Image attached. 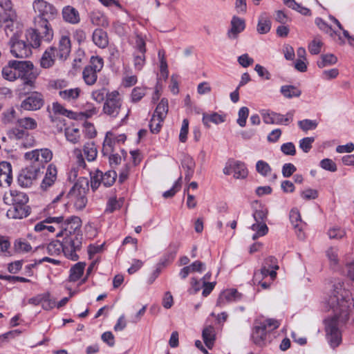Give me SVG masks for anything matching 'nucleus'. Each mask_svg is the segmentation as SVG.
Wrapping results in <instances>:
<instances>
[{"mask_svg": "<svg viewBox=\"0 0 354 354\" xmlns=\"http://www.w3.org/2000/svg\"><path fill=\"white\" fill-rule=\"evenodd\" d=\"M328 304L333 310V317L338 318L341 323H346L354 308V290L344 281L335 282L328 299Z\"/></svg>", "mask_w": 354, "mask_h": 354, "instance_id": "1", "label": "nucleus"}, {"mask_svg": "<svg viewBox=\"0 0 354 354\" xmlns=\"http://www.w3.org/2000/svg\"><path fill=\"white\" fill-rule=\"evenodd\" d=\"M82 221L80 217L72 216L66 218L60 226L61 230L57 236L65 239V249L68 254V248H76L78 251L82 246V234H81Z\"/></svg>", "mask_w": 354, "mask_h": 354, "instance_id": "2", "label": "nucleus"}, {"mask_svg": "<svg viewBox=\"0 0 354 354\" xmlns=\"http://www.w3.org/2000/svg\"><path fill=\"white\" fill-rule=\"evenodd\" d=\"M26 35L30 48H38L41 41L49 42L53 39V30L49 21H43L39 17L34 18V28L28 29Z\"/></svg>", "mask_w": 354, "mask_h": 354, "instance_id": "3", "label": "nucleus"}, {"mask_svg": "<svg viewBox=\"0 0 354 354\" xmlns=\"http://www.w3.org/2000/svg\"><path fill=\"white\" fill-rule=\"evenodd\" d=\"M39 74V71L34 67L31 62L22 61L17 78L21 82L17 88L19 95H26L31 90L35 88L36 80Z\"/></svg>", "mask_w": 354, "mask_h": 354, "instance_id": "4", "label": "nucleus"}, {"mask_svg": "<svg viewBox=\"0 0 354 354\" xmlns=\"http://www.w3.org/2000/svg\"><path fill=\"white\" fill-rule=\"evenodd\" d=\"M53 152L48 148L37 149L28 151L24 154V158L29 161L31 167L43 171L46 165L53 158Z\"/></svg>", "mask_w": 354, "mask_h": 354, "instance_id": "5", "label": "nucleus"}, {"mask_svg": "<svg viewBox=\"0 0 354 354\" xmlns=\"http://www.w3.org/2000/svg\"><path fill=\"white\" fill-rule=\"evenodd\" d=\"M0 7L3 10L2 20L6 24L5 31L7 35L14 31L18 26V16L11 0H0Z\"/></svg>", "mask_w": 354, "mask_h": 354, "instance_id": "6", "label": "nucleus"}, {"mask_svg": "<svg viewBox=\"0 0 354 354\" xmlns=\"http://www.w3.org/2000/svg\"><path fill=\"white\" fill-rule=\"evenodd\" d=\"M88 189V183L85 180L84 186L80 183H76L68 194L70 201L73 203L77 210L83 209L87 203L86 191Z\"/></svg>", "mask_w": 354, "mask_h": 354, "instance_id": "7", "label": "nucleus"}, {"mask_svg": "<svg viewBox=\"0 0 354 354\" xmlns=\"http://www.w3.org/2000/svg\"><path fill=\"white\" fill-rule=\"evenodd\" d=\"M344 324L341 323L336 317H333L326 321V339L333 348L337 347L342 342V333L339 330V326Z\"/></svg>", "mask_w": 354, "mask_h": 354, "instance_id": "8", "label": "nucleus"}, {"mask_svg": "<svg viewBox=\"0 0 354 354\" xmlns=\"http://www.w3.org/2000/svg\"><path fill=\"white\" fill-rule=\"evenodd\" d=\"M82 152L88 162L95 160L97 155V149L93 142H88L84 145L83 149H75L73 153L76 158V163L78 167L84 169L86 162L83 157Z\"/></svg>", "mask_w": 354, "mask_h": 354, "instance_id": "9", "label": "nucleus"}, {"mask_svg": "<svg viewBox=\"0 0 354 354\" xmlns=\"http://www.w3.org/2000/svg\"><path fill=\"white\" fill-rule=\"evenodd\" d=\"M17 31L13 33L9 41L10 53L17 58H27L32 54L30 46L23 40H19Z\"/></svg>", "mask_w": 354, "mask_h": 354, "instance_id": "10", "label": "nucleus"}, {"mask_svg": "<svg viewBox=\"0 0 354 354\" xmlns=\"http://www.w3.org/2000/svg\"><path fill=\"white\" fill-rule=\"evenodd\" d=\"M122 108V102L119 93L114 91L106 95V98L103 106V112L107 115L116 118Z\"/></svg>", "mask_w": 354, "mask_h": 354, "instance_id": "11", "label": "nucleus"}, {"mask_svg": "<svg viewBox=\"0 0 354 354\" xmlns=\"http://www.w3.org/2000/svg\"><path fill=\"white\" fill-rule=\"evenodd\" d=\"M47 252L50 255H59L62 252L64 253V256L69 259L76 261L78 259V255L77 252L78 251L76 248H68V254L66 252L65 249V239L64 238L63 241L61 242L58 240H53L50 242L46 246Z\"/></svg>", "mask_w": 354, "mask_h": 354, "instance_id": "12", "label": "nucleus"}, {"mask_svg": "<svg viewBox=\"0 0 354 354\" xmlns=\"http://www.w3.org/2000/svg\"><path fill=\"white\" fill-rule=\"evenodd\" d=\"M32 7L35 12L38 13L35 18L39 17L43 21H48V19H53L57 15V9L44 0L34 1Z\"/></svg>", "mask_w": 354, "mask_h": 354, "instance_id": "13", "label": "nucleus"}, {"mask_svg": "<svg viewBox=\"0 0 354 354\" xmlns=\"http://www.w3.org/2000/svg\"><path fill=\"white\" fill-rule=\"evenodd\" d=\"M59 35L58 46L57 48H55V53L57 58L65 60L71 51V33L67 29H62L59 31Z\"/></svg>", "mask_w": 354, "mask_h": 354, "instance_id": "14", "label": "nucleus"}, {"mask_svg": "<svg viewBox=\"0 0 354 354\" xmlns=\"http://www.w3.org/2000/svg\"><path fill=\"white\" fill-rule=\"evenodd\" d=\"M42 173L43 171H39V169L29 165L21 170L18 176V183L21 187H29Z\"/></svg>", "mask_w": 354, "mask_h": 354, "instance_id": "15", "label": "nucleus"}, {"mask_svg": "<svg viewBox=\"0 0 354 354\" xmlns=\"http://www.w3.org/2000/svg\"><path fill=\"white\" fill-rule=\"evenodd\" d=\"M44 104V96L37 91L31 92L21 103V108L26 111H37Z\"/></svg>", "mask_w": 354, "mask_h": 354, "instance_id": "16", "label": "nucleus"}, {"mask_svg": "<svg viewBox=\"0 0 354 354\" xmlns=\"http://www.w3.org/2000/svg\"><path fill=\"white\" fill-rule=\"evenodd\" d=\"M3 200L8 205H26L28 202V197L24 192L10 190L5 192Z\"/></svg>", "mask_w": 354, "mask_h": 354, "instance_id": "17", "label": "nucleus"}, {"mask_svg": "<svg viewBox=\"0 0 354 354\" xmlns=\"http://www.w3.org/2000/svg\"><path fill=\"white\" fill-rule=\"evenodd\" d=\"M293 111L287 113L286 115L274 112L262 113L263 120L266 124H276L287 125L292 120Z\"/></svg>", "mask_w": 354, "mask_h": 354, "instance_id": "18", "label": "nucleus"}, {"mask_svg": "<svg viewBox=\"0 0 354 354\" xmlns=\"http://www.w3.org/2000/svg\"><path fill=\"white\" fill-rule=\"evenodd\" d=\"M22 61L11 60L8 65L2 69V76L5 80L14 81L18 78V72H19Z\"/></svg>", "mask_w": 354, "mask_h": 354, "instance_id": "19", "label": "nucleus"}, {"mask_svg": "<svg viewBox=\"0 0 354 354\" xmlns=\"http://www.w3.org/2000/svg\"><path fill=\"white\" fill-rule=\"evenodd\" d=\"M7 211V216L12 219H22L30 214V208L28 205H10Z\"/></svg>", "mask_w": 354, "mask_h": 354, "instance_id": "20", "label": "nucleus"}, {"mask_svg": "<svg viewBox=\"0 0 354 354\" xmlns=\"http://www.w3.org/2000/svg\"><path fill=\"white\" fill-rule=\"evenodd\" d=\"M12 181V165L10 162H0V186H10Z\"/></svg>", "mask_w": 354, "mask_h": 354, "instance_id": "21", "label": "nucleus"}, {"mask_svg": "<svg viewBox=\"0 0 354 354\" xmlns=\"http://www.w3.org/2000/svg\"><path fill=\"white\" fill-rule=\"evenodd\" d=\"M241 297V294L236 290H227L219 295L216 301V306L222 308L228 303L239 300Z\"/></svg>", "mask_w": 354, "mask_h": 354, "instance_id": "22", "label": "nucleus"}, {"mask_svg": "<svg viewBox=\"0 0 354 354\" xmlns=\"http://www.w3.org/2000/svg\"><path fill=\"white\" fill-rule=\"evenodd\" d=\"M230 25L231 28L227 32V36L231 39H236L245 28V20L236 16L232 18Z\"/></svg>", "mask_w": 354, "mask_h": 354, "instance_id": "23", "label": "nucleus"}, {"mask_svg": "<svg viewBox=\"0 0 354 354\" xmlns=\"http://www.w3.org/2000/svg\"><path fill=\"white\" fill-rule=\"evenodd\" d=\"M63 20L72 25L80 23V16L77 10L71 6H64L62 11Z\"/></svg>", "mask_w": 354, "mask_h": 354, "instance_id": "24", "label": "nucleus"}, {"mask_svg": "<svg viewBox=\"0 0 354 354\" xmlns=\"http://www.w3.org/2000/svg\"><path fill=\"white\" fill-rule=\"evenodd\" d=\"M57 171L56 167L53 164H50L48 166L45 176L40 185L42 190H47L55 183L57 179Z\"/></svg>", "mask_w": 354, "mask_h": 354, "instance_id": "25", "label": "nucleus"}, {"mask_svg": "<svg viewBox=\"0 0 354 354\" xmlns=\"http://www.w3.org/2000/svg\"><path fill=\"white\" fill-rule=\"evenodd\" d=\"M181 165L182 167L185 171V180L188 182L193 176L196 165L195 161L190 156L185 155L182 160Z\"/></svg>", "mask_w": 354, "mask_h": 354, "instance_id": "26", "label": "nucleus"}, {"mask_svg": "<svg viewBox=\"0 0 354 354\" xmlns=\"http://www.w3.org/2000/svg\"><path fill=\"white\" fill-rule=\"evenodd\" d=\"M133 53L136 54L146 53V41L145 37L138 33H135L131 41Z\"/></svg>", "mask_w": 354, "mask_h": 354, "instance_id": "27", "label": "nucleus"}, {"mask_svg": "<svg viewBox=\"0 0 354 354\" xmlns=\"http://www.w3.org/2000/svg\"><path fill=\"white\" fill-rule=\"evenodd\" d=\"M261 326L259 323L254 327L252 338L254 343L259 346H263L265 344V340L268 332Z\"/></svg>", "mask_w": 354, "mask_h": 354, "instance_id": "28", "label": "nucleus"}, {"mask_svg": "<svg viewBox=\"0 0 354 354\" xmlns=\"http://www.w3.org/2000/svg\"><path fill=\"white\" fill-rule=\"evenodd\" d=\"M205 269V264L200 261H196L193 262L191 265L187 266L182 268L179 272V275L181 279H185L187 277V276L192 272H201Z\"/></svg>", "mask_w": 354, "mask_h": 354, "instance_id": "29", "label": "nucleus"}, {"mask_svg": "<svg viewBox=\"0 0 354 354\" xmlns=\"http://www.w3.org/2000/svg\"><path fill=\"white\" fill-rule=\"evenodd\" d=\"M55 57H57L55 47H50L46 49L40 59L41 66L44 68L51 67L54 64Z\"/></svg>", "mask_w": 354, "mask_h": 354, "instance_id": "30", "label": "nucleus"}, {"mask_svg": "<svg viewBox=\"0 0 354 354\" xmlns=\"http://www.w3.org/2000/svg\"><path fill=\"white\" fill-rule=\"evenodd\" d=\"M81 93L82 90L78 87L73 88H66L62 91H59V96L64 101L73 102L80 97Z\"/></svg>", "mask_w": 354, "mask_h": 354, "instance_id": "31", "label": "nucleus"}, {"mask_svg": "<svg viewBox=\"0 0 354 354\" xmlns=\"http://www.w3.org/2000/svg\"><path fill=\"white\" fill-rule=\"evenodd\" d=\"M93 41L99 48H106L109 44L107 33L101 28L95 29L93 33Z\"/></svg>", "mask_w": 354, "mask_h": 354, "instance_id": "32", "label": "nucleus"}, {"mask_svg": "<svg viewBox=\"0 0 354 354\" xmlns=\"http://www.w3.org/2000/svg\"><path fill=\"white\" fill-rule=\"evenodd\" d=\"M202 337L205 346L209 349H212L214 346L216 339V333L214 328L212 326L205 327L203 330Z\"/></svg>", "mask_w": 354, "mask_h": 354, "instance_id": "33", "label": "nucleus"}, {"mask_svg": "<svg viewBox=\"0 0 354 354\" xmlns=\"http://www.w3.org/2000/svg\"><path fill=\"white\" fill-rule=\"evenodd\" d=\"M225 117L218 114V113H212L211 114L204 113L203 115V123L207 127H209V123L212 122L216 124L225 122Z\"/></svg>", "mask_w": 354, "mask_h": 354, "instance_id": "34", "label": "nucleus"}, {"mask_svg": "<svg viewBox=\"0 0 354 354\" xmlns=\"http://www.w3.org/2000/svg\"><path fill=\"white\" fill-rule=\"evenodd\" d=\"M271 28V21L266 13L261 15L257 24V32L259 34H266L268 32Z\"/></svg>", "mask_w": 354, "mask_h": 354, "instance_id": "35", "label": "nucleus"}, {"mask_svg": "<svg viewBox=\"0 0 354 354\" xmlns=\"http://www.w3.org/2000/svg\"><path fill=\"white\" fill-rule=\"evenodd\" d=\"M64 132L66 140L70 142L76 144L80 141L81 134L78 128L68 127L65 128Z\"/></svg>", "mask_w": 354, "mask_h": 354, "instance_id": "36", "label": "nucleus"}, {"mask_svg": "<svg viewBox=\"0 0 354 354\" xmlns=\"http://www.w3.org/2000/svg\"><path fill=\"white\" fill-rule=\"evenodd\" d=\"M233 174L235 178L243 179L247 177L248 171L243 162L233 161Z\"/></svg>", "mask_w": 354, "mask_h": 354, "instance_id": "37", "label": "nucleus"}, {"mask_svg": "<svg viewBox=\"0 0 354 354\" xmlns=\"http://www.w3.org/2000/svg\"><path fill=\"white\" fill-rule=\"evenodd\" d=\"M86 264L82 262H78L75 264L70 270L69 280L76 281L80 279L83 274Z\"/></svg>", "mask_w": 354, "mask_h": 354, "instance_id": "38", "label": "nucleus"}, {"mask_svg": "<svg viewBox=\"0 0 354 354\" xmlns=\"http://www.w3.org/2000/svg\"><path fill=\"white\" fill-rule=\"evenodd\" d=\"M115 144V136L108 132L106 134L105 139L104 140L102 147V153L104 156L109 155L113 150L114 145Z\"/></svg>", "mask_w": 354, "mask_h": 354, "instance_id": "39", "label": "nucleus"}, {"mask_svg": "<svg viewBox=\"0 0 354 354\" xmlns=\"http://www.w3.org/2000/svg\"><path fill=\"white\" fill-rule=\"evenodd\" d=\"M281 94L286 98L299 97L301 94L300 89L292 85H284L280 88Z\"/></svg>", "mask_w": 354, "mask_h": 354, "instance_id": "40", "label": "nucleus"}, {"mask_svg": "<svg viewBox=\"0 0 354 354\" xmlns=\"http://www.w3.org/2000/svg\"><path fill=\"white\" fill-rule=\"evenodd\" d=\"M290 220L293 227L301 233L303 222L301 218L300 213L297 209L295 208L290 211Z\"/></svg>", "mask_w": 354, "mask_h": 354, "instance_id": "41", "label": "nucleus"}, {"mask_svg": "<svg viewBox=\"0 0 354 354\" xmlns=\"http://www.w3.org/2000/svg\"><path fill=\"white\" fill-rule=\"evenodd\" d=\"M169 110L168 100L162 98L157 105L153 115L158 116L160 118H165Z\"/></svg>", "mask_w": 354, "mask_h": 354, "instance_id": "42", "label": "nucleus"}, {"mask_svg": "<svg viewBox=\"0 0 354 354\" xmlns=\"http://www.w3.org/2000/svg\"><path fill=\"white\" fill-rule=\"evenodd\" d=\"M17 124L26 130H33L37 127L36 120L30 117H25L17 120Z\"/></svg>", "mask_w": 354, "mask_h": 354, "instance_id": "43", "label": "nucleus"}, {"mask_svg": "<svg viewBox=\"0 0 354 354\" xmlns=\"http://www.w3.org/2000/svg\"><path fill=\"white\" fill-rule=\"evenodd\" d=\"M97 73L91 68L85 67L83 71V78L85 83L88 85L94 84L97 78Z\"/></svg>", "mask_w": 354, "mask_h": 354, "instance_id": "44", "label": "nucleus"}, {"mask_svg": "<svg viewBox=\"0 0 354 354\" xmlns=\"http://www.w3.org/2000/svg\"><path fill=\"white\" fill-rule=\"evenodd\" d=\"M337 62V58L333 54L322 55L320 60L317 62V66L319 68L335 64Z\"/></svg>", "mask_w": 354, "mask_h": 354, "instance_id": "45", "label": "nucleus"}, {"mask_svg": "<svg viewBox=\"0 0 354 354\" xmlns=\"http://www.w3.org/2000/svg\"><path fill=\"white\" fill-rule=\"evenodd\" d=\"M117 177V174L114 171H108L107 172L102 174L101 175V181L102 184L104 187H110L111 186Z\"/></svg>", "mask_w": 354, "mask_h": 354, "instance_id": "46", "label": "nucleus"}, {"mask_svg": "<svg viewBox=\"0 0 354 354\" xmlns=\"http://www.w3.org/2000/svg\"><path fill=\"white\" fill-rule=\"evenodd\" d=\"M315 24L317 27L322 31L328 34L330 36L333 37L335 35H337V32L333 30L326 21H324L322 19L317 17L315 20Z\"/></svg>", "mask_w": 354, "mask_h": 354, "instance_id": "47", "label": "nucleus"}, {"mask_svg": "<svg viewBox=\"0 0 354 354\" xmlns=\"http://www.w3.org/2000/svg\"><path fill=\"white\" fill-rule=\"evenodd\" d=\"M165 118H160L158 116L152 115L149 122L150 131L152 133H158L160 132Z\"/></svg>", "mask_w": 354, "mask_h": 354, "instance_id": "48", "label": "nucleus"}, {"mask_svg": "<svg viewBox=\"0 0 354 354\" xmlns=\"http://www.w3.org/2000/svg\"><path fill=\"white\" fill-rule=\"evenodd\" d=\"M146 53H132L133 66L136 70L141 71L146 62Z\"/></svg>", "mask_w": 354, "mask_h": 354, "instance_id": "49", "label": "nucleus"}, {"mask_svg": "<svg viewBox=\"0 0 354 354\" xmlns=\"http://www.w3.org/2000/svg\"><path fill=\"white\" fill-rule=\"evenodd\" d=\"M323 43L319 37H315L308 45V50L313 55H317L321 52Z\"/></svg>", "mask_w": 354, "mask_h": 354, "instance_id": "50", "label": "nucleus"}, {"mask_svg": "<svg viewBox=\"0 0 354 354\" xmlns=\"http://www.w3.org/2000/svg\"><path fill=\"white\" fill-rule=\"evenodd\" d=\"M338 250L336 248L331 247L328 248L326 253V257H328L330 266H337L339 263V258H338Z\"/></svg>", "mask_w": 354, "mask_h": 354, "instance_id": "51", "label": "nucleus"}, {"mask_svg": "<svg viewBox=\"0 0 354 354\" xmlns=\"http://www.w3.org/2000/svg\"><path fill=\"white\" fill-rule=\"evenodd\" d=\"M261 326L268 332H270L276 328H277L280 324L279 321L274 319H267L263 322H259Z\"/></svg>", "mask_w": 354, "mask_h": 354, "instance_id": "52", "label": "nucleus"}, {"mask_svg": "<svg viewBox=\"0 0 354 354\" xmlns=\"http://www.w3.org/2000/svg\"><path fill=\"white\" fill-rule=\"evenodd\" d=\"M14 246L15 250L19 252H27L32 249V247L29 243L26 240L22 239L16 240Z\"/></svg>", "mask_w": 354, "mask_h": 354, "instance_id": "53", "label": "nucleus"}, {"mask_svg": "<svg viewBox=\"0 0 354 354\" xmlns=\"http://www.w3.org/2000/svg\"><path fill=\"white\" fill-rule=\"evenodd\" d=\"M256 169L259 174L266 176L271 172V167L268 162L263 160H259L256 164Z\"/></svg>", "mask_w": 354, "mask_h": 354, "instance_id": "54", "label": "nucleus"}, {"mask_svg": "<svg viewBox=\"0 0 354 354\" xmlns=\"http://www.w3.org/2000/svg\"><path fill=\"white\" fill-rule=\"evenodd\" d=\"M249 115V109L246 106L241 107L238 113L237 123L241 127H243L246 124V120Z\"/></svg>", "mask_w": 354, "mask_h": 354, "instance_id": "55", "label": "nucleus"}, {"mask_svg": "<svg viewBox=\"0 0 354 354\" xmlns=\"http://www.w3.org/2000/svg\"><path fill=\"white\" fill-rule=\"evenodd\" d=\"M328 234L331 239H340L345 236L346 232L339 227H333L328 230Z\"/></svg>", "mask_w": 354, "mask_h": 354, "instance_id": "56", "label": "nucleus"}, {"mask_svg": "<svg viewBox=\"0 0 354 354\" xmlns=\"http://www.w3.org/2000/svg\"><path fill=\"white\" fill-rule=\"evenodd\" d=\"M91 174V186L93 190L97 189L102 184L101 175L102 171L97 170L95 173H90Z\"/></svg>", "mask_w": 354, "mask_h": 354, "instance_id": "57", "label": "nucleus"}, {"mask_svg": "<svg viewBox=\"0 0 354 354\" xmlns=\"http://www.w3.org/2000/svg\"><path fill=\"white\" fill-rule=\"evenodd\" d=\"M110 93H107L106 88H102L100 89L95 90L92 92V98L96 101L97 102L101 103L102 102L105 97H106V95Z\"/></svg>", "mask_w": 354, "mask_h": 354, "instance_id": "58", "label": "nucleus"}, {"mask_svg": "<svg viewBox=\"0 0 354 354\" xmlns=\"http://www.w3.org/2000/svg\"><path fill=\"white\" fill-rule=\"evenodd\" d=\"M320 167L327 171L335 172L337 171V165L335 162L329 158H324L320 162Z\"/></svg>", "mask_w": 354, "mask_h": 354, "instance_id": "59", "label": "nucleus"}, {"mask_svg": "<svg viewBox=\"0 0 354 354\" xmlns=\"http://www.w3.org/2000/svg\"><path fill=\"white\" fill-rule=\"evenodd\" d=\"M268 209L265 207H261L259 209H256L253 213V217L256 222H266V219L268 215Z\"/></svg>", "mask_w": 354, "mask_h": 354, "instance_id": "60", "label": "nucleus"}, {"mask_svg": "<svg viewBox=\"0 0 354 354\" xmlns=\"http://www.w3.org/2000/svg\"><path fill=\"white\" fill-rule=\"evenodd\" d=\"M8 137L11 139L21 140L24 138L28 133L23 129L19 128H13L8 133Z\"/></svg>", "mask_w": 354, "mask_h": 354, "instance_id": "61", "label": "nucleus"}, {"mask_svg": "<svg viewBox=\"0 0 354 354\" xmlns=\"http://www.w3.org/2000/svg\"><path fill=\"white\" fill-rule=\"evenodd\" d=\"M251 229L262 236L266 235L268 232V227L266 225V222H256L252 225Z\"/></svg>", "mask_w": 354, "mask_h": 354, "instance_id": "62", "label": "nucleus"}, {"mask_svg": "<svg viewBox=\"0 0 354 354\" xmlns=\"http://www.w3.org/2000/svg\"><path fill=\"white\" fill-rule=\"evenodd\" d=\"M103 59L99 57H92L91 59V64L88 66V68H91L96 72H100L103 67Z\"/></svg>", "mask_w": 354, "mask_h": 354, "instance_id": "63", "label": "nucleus"}, {"mask_svg": "<svg viewBox=\"0 0 354 354\" xmlns=\"http://www.w3.org/2000/svg\"><path fill=\"white\" fill-rule=\"evenodd\" d=\"M343 272L348 278L354 281V259L345 264Z\"/></svg>", "mask_w": 354, "mask_h": 354, "instance_id": "64", "label": "nucleus"}]
</instances>
